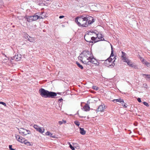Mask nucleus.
<instances>
[{
    "label": "nucleus",
    "mask_w": 150,
    "mask_h": 150,
    "mask_svg": "<svg viewBox=\"0 0 150 150\" xmlns=\"http://www.w3.org/2000/svg\"><path fill=\"white\" fill-rule=\"evenodd\" d=\"M80 133L82 135H84L86 134V131L83 128H80L79 129Z\"/></svg>",
    "instance_id": "nucleus-18"
},
{
    "label": "nucleus",
    "mask_w": 150,
    "mask_h": 150,
    "mask_svg": "<svg viewBox=\"0 0 150 150\" xmlns=\"http://www.w3.org/2000/svg\"><path fill=\"white\" fill-rule=\"evenodd\" d=\"M39 15V13H36L33 16H25V18L28 22H30L33 21H35L38 19Z\"/></svg>",
    "instance_id": "nucleus-5"
},
{
    "label": "nucleus",
    "mask_w": 150,
    "mask_h": 150,
    "mask_svg": "<svg viewBox=\"0 0 150 150\" xmlns=\"http://www.w3.org/2000/svg\"><path fill=\"white\" fill-rule=\"evenodd\" d=\"M112 101L114 102V103H116V99H114L112 100Z\"/></svg>",
    "instance_id": "nucleus-48"
},
{
    "label": "nucleus",
    "mask_w": 150,
    "mask_h": 150,
    "mask_svg": "<svg viewBox=\"0 0 150 150\" xmlns=\"http://www.w3.org/2000/svg\"><path fill=\"white\" fill-rule=\"evenodd\" d=\"M89 60L90 61H91L92 63L95 64V61H96V59L94 58L93 57V56H92L91 55V57H90V58Z\"/></svg>",
    "instance_id": "nucleus-17"
},
{
    "label": "nucleus",
    "mask_w": 150,
    "mask_h": 150,
    "mask_svg": "<svg viewBox=\"0 0 150 150\" xmlns=\"http://www.w3.org/2000/svg\"><path fill=\"white\" fill-rule=\"evenodd\" d=\"M4 55H5V56L6 57V55H5V54H4Z\"/></svg>",
    "instance_id": "nucleus-53"
},
{
    "label": "nucleus",
    "mask_w": 150,
    "mask_h": 150,
    "mask_svg": "<svg viewBox=\"0 0 150 150\" xmlns=\"http://www.w3.org/2000/svg\"><path fill=\"white\" fill-rule=\"evenodd\" d=\"M68 91L69 92L68 93H69V94L70 92V91H69V90H68V91Z\"/></svg>",
    "instance_id": "nucleus-50"
},
{
    "label": "nucleus",
    "mask_w": 150,
    "mask_h": 150,
    "mask_svg": "<svg viewBox=\"0 0 150 150\" xmlns=\"http://www.w3.org/2000/svg\"><path fill=\"white\" fill-rule=\"evenodd\" d=\"M79 117H81V118H85V117H83V116H79Z\"/></svg>",
    "instance_id": "nucleus-49"
},
{
    "label": "nucleus",
    "mask_w": 150,
    "mask_h": 150,
    "mask_svg": "<svg viewBox=\"0 0 150 150\" xmlns=\"http://www.w3.org/2000/svg\"><path fill=\"white\" fill-rule=\"evenodd\" d=\"M50 132H49L47 131L46 133L45 134L47 136H49L50 135Z\"/></svg>",
    "instance_id": "nucleus-42"
},
{
    "label": "nucleus",
    "mask_w": 150,
    "mask_h": 150,
    "mask_svg": "<svg viewBox=\"0 0 150 150\" xmlns=\"http://www.w3.org/2000/svg\"><path fill=\"white\" fill-rule=\"evenodd\" d=\"M28 141L26 140V139H24V141L23 143L24 144H26V143Z\"/></svg>",
    "instance_id": "nucleus-43"
},
{
    "label": "nucleus",
    "mask_w": 150,
    "mask_h": 150,
    "mask_svg": "<svg viewBox=\"0 0 150 150\" xmlns=\"http://www.w3.org/2000/svg\"><path fill=\"white\" fill-rule=\"evenodd\" d=\"M88 60L84 61L83 63L87 64V65H91V62L89 60V59Z\"/></svg>",
    "instance_id": "nucleus-19"
},
{
    "label": "nucleus",
    "mask_w": 150,
    "mask_h": 150,
    "mask_svg": "<svg viewBox=\"0 0 150 150\" xmlns=\"http://www.w3.org/2000/svg\"><path fill=\"white\" fill-rule=\"evenodd\" d=\"M83 109L84 111H87L89 110L90 108L89 105L86 104L83 107Z\"/></svg>",
    "instance_id": "nucleus-15"
},
{
    "label": "nucleus",
    "mask_w": 150,
    "mask_h": 150,
    "mask_svg": "<svg viewBox=\"0 0 150 150\" xmlns=\"http://www.w3.org/2000/svg\"><path fill=\"white\" fill-rule=\"evenodd\" d=\"M0 104H2L5 106H6V104L3 102H0Z\"/></svg>",
    "instance_id": "nucleus-37"
},
{
    "label": "nucleus",
    "mask_w": 150,
    "mask_h": 150,
    "mask_svg": "<svg viewBox=\"0 0 150 150\" xmlns=\"http://www.w3.org/2000/svg\"><path fill=\"white\" fill-rule=\"evenodd\" d=\"M33 127L37 131L41 133H42L44 132L45 130L44 129H42L40 127L36 125H34Z\"/></svg>",
    "instance_id": "nucleus-10"
},
{
    "label": "nucleus",
    "mask_w": 150,
    "mask_h": 150,
    "mask_svg": "<svg viewBox=\"0 0 150 150\" xmlns=\"http://www.w3.org/2000/svg\"><path fill=\"white\" fill-rule=\"evenodd\" d=\"M42 2L44 3H45L46 4H48L49 3L50 1H51V0H41Z\"/></svg>",
    "instance_id": "nucleus-26"
},
{
    "label": "nucleus",
    "mask_w": 150,
    "mask_h": 150,
    "mask_svg": "<svg viewBox=\"0 0 150 150\" xmlns=\"http://www.w3.org/2000/svg\"><path fill=\"white\" fill-rule=\"evenodd\" d=\"M142 58H141V59H140V60L141 59L142 60H143V59H142Z\"/></svg>",
    "instance_id": "nucleus-51"
},
{
    "label": "nucleus",
    "mask_w": 150,
    "mask_h": 150,
    "mask_svg": "<svg viewBox=\"0 0 150 150\" xmlns=\"http://www.w3.org/2000/svg\"><path fill=\"white\" fill-rule=\"evenodd\" d=\"M40 95L44 98H54L57 96V93L52 91H49L43 88L39 90Z\"/></svg>",
    "instance_id": "nucleus-1"
},
{
    "label": "nucleus",
    "mask_w": 150,
    "mask_h": 150,
    "mask_svg": "<svg viewBox=\"0 0 150 150\" xmlns=\"http://www.w3.org/2000/svg\"><path fill=\"white\" fill-rule=\"evenodd\" d=\"M21 58V55L18 53L16 54L15 55L13 56L12 59L13 60H15L16 61H19Z\"/></svg>",
    "instance_id": "nucleus-9"
},
{
    "label": "nucleus",
    "mask_w": 150,
    "mask_h": 150,
    "mask_svg": "<svg viewBox=\"0 0 150 150\" xmlns=\"http://www.w3.org/2000/svg\"><path fill=\"white\" fill-rule=\"evenodd\" d=\"M116 59V56H115L113 58H108L106 60H101L103 61H104V65L108 67L112 68L115 65L114 62Z\"/></svg>",
    "instance_id": "nucleus-4"
},
{
    "label": "nucleus",
    "mask_w": 150,
    "mask_h": 150,
    "mask_svg": "<svg viewBox=\"0 0 150 150\" xmlns=\"http://www.w3.org/2000/svg\"><path fill=\"white\" fill-rule=\"evenodd\" d=\"M66 123V121L63 120L62 121H59V123L60 125L62 124L63 123L65 124Z\"/></svg>",
    "instance_id": "nucleus-22"
},
{
    "label": "nucleus",
    "mask_w": 150,
    "mask_h": 150,
    "mask_svg": "<svg viewBox=\"0 0 150 150\" xmlns=\"http://www.w3.org/2000/svg\"><path fill=\"white\" fill-rule=\"evenodd\" d=\"M96 37L98 38V39H100V41H105L101 34H96Z\"/></svg>",
    "instance_id": "nucleus-14"
},
{
    "label": "nucleus",
    "mask_w": 150,
    "mask_h": 150,
    "mask_svg": "<svg viewBox=\"0 0 150 150\" xmlns=\"http://www.w3.org/2000/svg\"><path fill=\"white\" fill-rule=\"evenodd\" d=\"M96 38L94 37H90V39H91V40L94 41V43H95V40Z\"/></svg>",
    "instance_id": "nucleus-34"
},
{
    "label": "nucleus",
    "mask_w": 150,
    "mask_h": 150,
    "mask_svg": "<svg viewBox=\"0 0 150 150\" xmlns=\"http://www.w3.org/2000/svg\"><path fill=\"white\" fill-rule=\"evenodd\" d=\"M143 76H146V77H147L149 80H150V75H148L146 74H143Z\"/></svg>",
    "instance_id": "nucleus-27"
},
{
    "label": "nucleus",
    "mask_w": 150,
    "mask_h": 150,
    "mask_svg": "<svg viewBox=\"0 0 150 150\" xmlns=\"http://www.w3.org/2000/svg\"><path fill=\"white\" fill-rule=\"evenodd\" d=\"M100 41V39H98V38L97 37H96L95 40V43H96L98 42V41Z\"/></svg>",
    "instance_id": "nucleus-36"
},
{
    "label": "nucleus",
    "mask_w": 150,
    "mask_h": 150,
    "mask_svg": "<svg viewBox=\"0 0 150 150\" xmlns=\"http://www.w3.org/2000/svg\"><path fill=\"white\" fill-rule=\"evenodd\" d=\"M19 132L20 134L23 136H25L28 134H30L31 132L29 130H28L24 129L22 128H20L19 129H18Z\"/></svg>",
    "instance_id": "nucleus-6"
},
{
    "label": "nucleus",
    "mask_w": 150,
    "mask_h": 150,
    "mask_svg": "<svg viewBox=\"0 0 150 150\" xmlns=\"http://www.w3.org/2000/svg\"><path fill=\"white\" fill-rule=\"evenodd\" d=\"M123 62H126L128 65L131 67H134V64L132 63V62L130 60L128 59L127 58L126 59L125 61V60L123 61Z\"/></svg>",
    "instance_id": "nucleus-11"
},
{
    "label": "nucleus",
    "mask_w": 150,
    "mask_h": 150,
    "mask_svg": "<svg viewBox=\"0 0 150 150\" xmlns=\"http://www.w3.org/2000/svg\"><path fill=\"white\" fill-rule=\"evenodd\" d=\"M90 32H91V31H90ZM91 32V33H94V32Z\"/></svg>",
    "instance_id": "nucleus-52"
},
{
    "label": "nucleus",
    "mask_w": 150,
    "mask_h": 150,
    "mask_svg": "<svg viewBox=\"0 0 150 150\" xmlns=\"http://www.w3.org/2000/svg\"><path fill=\"white\" fill-rule=\"evenodd\" d=\"M44 17H43V16H40L39 15V18H38V19H43Z\"/></svg>",
    "instance_id": "nucleus-40"
},
{
    "label": "nucleus",
    "mask_w": 150,
    "mask_h": 150,
    "mask_svg": "<svg viewBox=\"0 0 150 150\" xmlns=\"http://www.w3.org/2000/svg\"><path fill=\"white\" fill-rule=\"evenodd\" d=\"M117 102H119V103H121L122 102H123V99L121 98L116 99Z\"/></svg>",
    "instance_id": "nucleus-24"
},
{
    "label": "nucleus",
    "mask_w": 150,
    "mask_h": 150,
    "mask_svg": "<svg viewBox=\"0 0 150 150\" xmlns=\"http://www.w3.org/2000/svg\"><path fill=\"white\" fill-rule=\"evenodd\" d=\"M103 106L104 107H105L104 105H101L99 106L98 108L97 109L95 110L96 112H102L104 110Z\"/></svg>",
    "instance_id": "nucleus-12"
},
{
    "label": "nucleus",
    "mask_w": 150,
    "mask_h": 150,
    "mask_svg": "<svg viewBox=\"0 0 150 150\" xmlns=\"http://www.w3.org/2000/svg\"><path fill=\"white\" fill-rule=\"evenodd\" d=\"M142 59H143V60H142L141 59V60L142 61V63L144 64H145V63H146V62L147 61H146V60H144L143 58H142Z\"/></svg>",
    "instance_id": "nucleus-32"
},
{
    "label": "nucleus",
    "mask_w": 150,
    "mask_h": 150,
    "mask_svg": "<svg viewBox=\"0 0 150 150\" xmlns=\"http://www.w3.org/2000/svg\"><path fill=\"white\" fill-rule=\"evenodd\" d=\"M85 15H82L80 17H78L75 18V21L78 26L86 27L88 26L86 20V18Z\"/></svg>",
    "instance_id": "nucleus-2"
},
{
    "label": "nucleus",
    "mask_w": 150,
    "mask_h": 150,
    "mask_svg": "<svg viewBox=\"0 0 150 150\" xmlns=\"http://www.w3.org/2000/svg\"><path fill=\"white\" fill-rule=\"evenodd\" d=\"M143 85L144 87L146 88L147 87V85L146 84H144Z\"/></svg>",
    "instance_id": "nucleus-46"
},
{
    "label": "nucleus",
    "mask_w": 150,
    "mask_h": 150,
    "mask_svg": "<svg viewBox=\"0 0 150 150\" xmlns=\"http://www.w3.org/2000/svg\"><path fill=\"white\" fill-rule=\"evenodd\" d=\"M121 103V104H122L124 108H126L127 107V104L126 103H125L124 102L123 100V102H122V103Z\"/></svg>",
    "instance_id": "nucleus-23"
},
{
    "label": "nucleus",
    "mask_w": 150,
    "mask_h": 150,
    "mask_svg": "<svg viewBox=\"0 0 150 150\" xmlns=\"http://www.w3.org/2000/svg\"><path fill=\"white\" fill-rule=\"evenodd\" d=\"M91 53L88 51H84L82 52L79 57V59L82 63L84 61L88 60L90 58Z\"/></svg>",
    "instance_id": "nucleus-3"
},
{
    "label": "nucleus",
    "mask_w": 150,
    "mask_h": 150,
    "mask_svg": "<svg viewBox=\"0 0 150 150\" xmlns=\"http://www.w3.org/2000/svg\"><path fill=\"white\" fill-rule=\"evenodd\" d=\"M9 149L10 150H15V149H13L12 148V145H9Z\"/></svg>",
    "instance_id": "nucleus-38"
},
{
    "label": "nucleus",
    "mask_w": 150,
    "mask_h": 150,
    "mask_svg": "<svg viewBox=\"0 0 150 150\" xmlns=\"http://www.w3.org/2000/svg\"><path fill=\"white\" fill-rule=\"evenodd\" d=\"M69 147L72 150H74V148L73 146L72 145H71L70 144Z\"/></svg>",
    "instance_id": "nucleus-39"
},
{
    "label": "nucleus",
    "mask_w": 150,
    "mask_h": 150,
    "mask_svg": "<svg viewBox=\"0 0 150 150\" xmlns=\"http://www.w3.org/2000/svg\"><path fill=\"white\" fill-rule=\"evenodd\" d=\"M63 100L62 98H59V99H58V101H60V102H61L62 100Z\"/></svg>",
    "instance_id": "nucleus-47"
},
{
    "label": "nucleus",
    "mask_w": 150,
    "mask_h": 150,
    "mask_svg": "<svg viewBox=\"0 0 150 150\" xmlns=\"http://www.w3.org/2000/svg\"><path fill=\"white\" fill-rule=\"evenodd\" d=\"M111 54L110 55V57L109 58H112L111 57H113L114 56V54H113V49L112 48V46L111 45Z\"/></svg>",
    "instance_id": "nucleus-21"
},
{
    "label": "nucleus",
    "mask_w": 150,
    "mask_h": 150,
    "mask_svg": "<svg viewBox=\"0 0 150 150\" xmlns=\"http://www.w3.org/2000/svg\"><path fill=\"white\" fill-rule=\"evenodd\" d=\"M28 40L31 42H33L34 41V38L29 37V38L28 39Z\"/></svg>",
    "instance_id": "nucleus-25"
},
{
    "label": "nucleus",
    "mask_w": 150,
    "mask_h": 150,
    "mask_svg": "<svg viewBox=\"0 0 150 150\" xmlns=\"http://www.w3.org/2000/svg\"><path fill=\"white\" fill-rule=\"evenodd\" d=\"M76 64L81 69H83V67L81 65L79 62H76Z\"/></svg>",
    "instance_id": "nucleus-20"
},
{
    "label": "nucleus",
    "mask_w": 150,
    "mask_h": 150,
    "mask_svg": "<svg viewBox=\"0 0 150 150\" xmlns=\"http://www.w3.org/2000/svg\"><path fill=\"white\" fill-rule=\"evenodd\" d=\"M92 88L93 89L95 90L96 91L98 90L99 89V88L98 87H97L96 86H93Z\"/></svg>",
    "instance_id": "nucleus-29"
},
{
    "label": "nucleus",
    "mask_w": 150,
    "mask_h": 150,
    "mask_svg": "<svg viewBox=\"0 0 150 150\" xmlns=\"http://www.w3.org/2000/svg\"><path fill=\"white\" fill-rule=\"evenodd\" d=\"M85 17L86 18V20L87 21V23L88 26L89 25L91 24L95 21V19L93 18L91 16H89L88 15H85Z\"/></svg>",
    "instance_id": "nucleus-7"
},
{
    "label": "nucleus",
    "mask_w": 150,
    "mask_h": 150,
    "mask_svg": "<svg viewBox=\"0 0 150 150\" xmlns=\"http://www.w3.org/2000/svg\"><path fill=\"white\" fill-rule=\"evenodd\" d=\"M137 100L139 103H141V99L140 98H137Z\"/></svg>",
    "instance_id": "nucleus-44"
},
{
    "label": "nucleus",
    "mask_w": 150,
    "mask_h": 150,
    "mask_svg": "<svg viewBox=\"0 0 150 150\" xmlns=\"http://www.w3.org/2000/svg\"><path fill=\"white\" fill-rule=\"evenodd\" d=\"M29 37L30 36H29L28 35H27L25 36V38L28 40V39L29 38Z\"/></svg>",
    "instance_id": "nucleus-41"
},
{
    "label": "nucleus",
    "mask_w": 150,
    "mask_h": 150,
    "mask_svg": "<svg viewBox=\"0 0 150 150\" xmlns=\"http://www.w3.org/2000/svg\"><path fill=\"white\" fill-rule=\"evenodd\" d=\"M74 123L76 125L78 126H79L80 125V122L78 121H75L74 122Z\"/></svg>",
    "instance_id": "nucleus-28"
},
{
    "label": "nucleus",
    "mask_w": 150,
    "mask_h": 150,
    "mask_svg": "<svg viewBox=\"0 0 150 150\" xmlns=\"http://www.w3.org/2000/svg\"><path fill=\"white\" fill-rule=\"evenodd\" d=\"M15 137L18 141L23 143L24 141L25 138L20 136L19 135L16 134H15Z\"/></svg>",
    "instance_id": "nucleus-8"
},
{
    "label": "nucleus",
    "mask_w": 150,
    "mask_h": 150,
    "mask_svg": "<svg viewBox=\"0 0 150 150\" xmlns=\"http://www.w3.org/2000/svg\"><path fill=\"white\" fill-rule=\"evenodd\" d=\"M64 17V16H60L59 17V18L60 19Z\"/></svg>",
    "instance_id": "nucleus-45"
},
{
    "label": "nucleus",
    "mask_w": 150,
    "mask_h": 150,
    "mask_svg": "<svg viewBox=\"0 0 150 150\" xmlns=\"http://www.w3.org/2000/svg\"><path fill=\"white\" fill-rule=\"evenodd\" d=\"M146 63L145 64L148 67H150V63L148 62H146Z\"/></svg>",
    "instance_id": "nucleus-30"
},
{
    "label": "nucleus",
    "mask_w": 150,
    "mask_h": 150,
    "mask_svg": "<svg viewBox=\"0 0 150 150\" xmlns=\"http://www.w3.org/2000/svg\"><path fill=\"white\" fill-rule=\"evenodd\" d=\"M122 60L123 61H125L126 59L127 58L126 57H125L126 54L125 53L123 52V51H122Z\"/></svg>",
    "instance_id": "nucleus-16"
},
{
    "label": "nucleus",
    "mask_w": 150,
    "mask_h": 150,
    "mask_svg": "<svg viewBox=\"0 0 150 150\" xmlns=\"http://www.w3.org/2000/svg\"><path fill=\"white\" fill-rule=\"evenodd\" d=\"M143 103L145 106L147 107H148L149 106V104L148 103L146 102H143Z\"/></svg>",
    "instance_id": "nucleus-33"
},
{
    "label": "nucleus",
    "mask_w": 150,
    "mask_h": 150,
    "mask_svg": "<svg viewBox=\"0 0 150 150\" xmlns=\"http://www.w3.org/2000/svg\"><path fill=\"white\" fill-rule=\"evenodd\" d=\"M84 38L85 40L90 43L91 42L93 43V42L91 41V39H90V37L89 36V35H86L84 36Z\"/></svg>",
    "instance_id": "nucleus-13"
},
{
    "label": "nucleus",
    "mask_w": 150,
    "mask_h": 150,
    "mask_svg": "<svg viewBox=\"0 0 150 150\" xmlns=\"http://www.w3.org/2000/svg\"><path fill=\"white\" fill-rule=\"evenodd\" d=\"M25 145H26L28 146H33V144L32 143L31 144L28 141Z\"/></svg>",
    "instance_id": "nucleus-31"
},
{
    "label": "nucleus",
    "mask_w": 150,
    "mask_h": 150,
    "mask_svg": "<svg viewBox=\"0 0 150 150\" xmlns=\"http://www.w3.org/2000/svg\"><path fill=\"white\" fill-rule=\"evenodd\" d=\"M50 137H52L53 138H55V135H53V134L50 133V135H49Z\"/></svg>",
    "instance_id": "nucleus-35"
}]
</instances>
